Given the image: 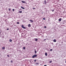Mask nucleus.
Masks as SVG:
<instances>
[{"label":"nucleus","instance_id":"1","mask_svg":"<svg viewBox=\"0 0 66 66\" xmlns=\"http://www.w3.org/2000/svg\"><path fill=\"white\" fill-rule=\"evenodd\" d=\"M37 55H34L32 56V58H34V57H37Z\"/></svg>","mask_w":66,"mask_h":66},{"label":"nucleus","instance_id":"2","mask_svg":"<svg viewBox=\"0 0 66 66\" xmlns=\"http://www.w3.org/2000/svg\"><path fill=\"white\" fill-rule=\"evenodd\" d=\"M23 28V29H26V27H24L23 25H22L21 26Z\"/></svg>","mask_w":66,"mask_h":66},{"label":"nucleus","instance_id":"3","mask_svg":"<svg viewBox=\"0 0 66 66\" xmlns=\"http://www.w3.org/2000/svg\"><path fill=\"white\" fill-rule=\"evenodd\" d=\"M44 2L45 4H47V2H46V0H45L44 1Z\"/></svg>","mask_w":66,"mask_h":66},{"label":"nucleus","instance_id":"4","mask_svg":"<svg viewBox=\"0 0 66 66\" xmlns=\"http://www.w3.org/2000/svg\"><path fill=\"white\" fill-rule=\"evenodd\" d=\"M21 2L22 3H26V2L24 1H22Z\"/></svg>","mask_w":66,"mask_h":66},{"label":"nucleus","instance_id":"5","mask_svg":"<svg viewBox=\"0 0 66 66\" xmlns=\"http://www.w3.org/2000/svg\"><path fill=\"white\" fill-rule=\"evenodd\" d=\"M5 49V47H2V49L3 50H4V49Z\"/></svg>","mask_w":66,"mask_h":66},{"label":"nucleus","instance_id":"6","mask_svg":"<svg viewBox=\"0 0 66 66\" xmlns=\"http://www.w3.org/2000/svg\"><path fill=\"white\" fill-rule=\"evenodd\" d=\"M21 9H23V10H24L25 9L24 8V7H22V6H21Z\"/></svg>","mask_w":66,"mask_h":66},{"label":"nucleus","instance_id":"7","mask_svg":"<svg viewBox=\"0 0 66 66\" xmlns=\"http://www.w3.org/2000/svg\"><path fill=\"white\" fill-rule=\"evenodd\" d=\"M29 21H31V22H33V20H29Z\"/></svg>","mask_w":66,"mask_h":66},{"label":"nucleus","instance_id":"8","mask_svg":"<svg viewBox=\"0 0 66 66\" xmlns=\"http://www.w3.org/2000/svg\"><path fill=\"white\" fill-rule=\"evenodd\" d=\"M59 21H61V20H62V19L60 18V19H59Z\"/></svg>","mask_w":66,"mask_h":66},{"label":"nucleus","instance_id":"9","mask_svg":"<svg viewBox=\"0 0 66 66\" xmlns=\"http://www.w3.org/2000/svg\"><path fill=\"white\" fill-rule=\"evenodd\" d=\"M53 42H56V40H55V39H54L53 40Z\"/></svg>","mask_w":66,"mask_h":66},{"label":"nucleus","instance_id":"10","mask_svg":"<svg viewBox=\"0 0 66 66\" xmlns=\"http://www.w3.org/2000/svg\"><path fill=\"white\" fill-rule=\"evenodd\" d=\"M22 11H19V13H22Z\"/></svg>","mask_w":66,"mask_h":66},{"label":"nucleus","instance_id":"11","mask_svg":"<svg viewBox=\"0 0 66 66\" xmlns=\"http://www.w3.org/2000/svg\"><path fill=\"white\" fill-rule=\"evenodd\" d=\"M45 55L46 56H47V53H45Z\"/></svg>","mask_w":66,"mask_h":66},{"label":"nucleus","instance_id":"12","mask_svg":"<svg viewBox=\"0 0 66 66\" xmlns=\"http://www.w3.org/2000/svg\"><path fill=\"white\" fill-rule=\"evenodd\" d=\"M38 40V39H37V38H36V39H35V41H36V42Z\"/></svg>","mask_w":66,"mask_h":66},{"label":"nucleus","instance_id":"13","mask_svg":"<svg viewBox=\"0 0 66 66\" xmlns=\"http://www.w3.org/2000/svg\"><path fill=\"white\" fill-rule=\"evenodd\" d=\"M9 41L10 42H12V39H10L9 40Z\"/></svg>","mask_w":66,"mask_h":66},{"label":"nucleus","instance_id":"14","mask_svg":"<svg viewBox=\"0 0 66 66\" xmlns=\"http://www.w3.org/2000/svg\"><path fill=\"white\" fill-rule=\"evenodd\" d=\"M30 26H31V24H29L28 25V27H30Z\"/></svg>","mask_w":66,"mask_h":66},{"label":"nucleus","instance_id":"15","mask_svg":"<svg viewBox=\"0 0 66 66\" xmlns=\"http://www.w3.org/2000/svg\"><path fill=\"white\" fill-rule=\"evenodd\" d=\"M14 11H15V10H14V9H12V11L13 12H14Z\"/></svg>","mask_w":66,"mask_h":66},{"label":"nucleus","instance_id":"16","mask_svg":"<svg viewBox=\"0 0 66 66\" xmlns=\"http://www.w3.org/2000/svg\"><path fill=\"white\" fill-rule=\"evenodd\" d=\"M43 19V20H46V19H45V18H44Z\"/></svg>","mask_w":66,"mask_h":66},{"label":"nucleus","instance_id":"17","mask_svg":"<svg viewBox=\"0 0 66 66\" xmlns=\"http://www.w3.org/2000/svg\"><path fill=\"white\" fill-rule=\"evenodd\" d=\"M37 53V51H35V53Z\"/></svg>","mask_w":66,"mask_h":66},{"label":"nucleus","instance_id":"18","mask_svg":"<svg viewBox=\"0 0 66 66\" xmlns=\"http://www.w3.org/2000/svg\"><path fill=\"white\" fill-rule=\"evenodd\" d=\"M26 49V47H23V49Z\"/></svg>","mask_w":66,"mask_h":66},{"label":"nucleus","instance_id":"19","mask_svg":"<svg viewBox=\"0 0 66 66\" xmlns=\"http://www.w3.org/2000/svg\"><path fill=\"white\" fill-rule=\"evenodd\" d=\"M11 8H9V11H10V10H11Z\"/></svg>","mask_w":66,"mask_h":66},{"label":"nucleus","instance_id":"20","mask_svg":"<svg viewBox=\"0 0 66 66\" xmlns=\"http://www.w3.org/2000/svg\"><path fill=\"white\" fill-rule=\"evenodd\" d=\"M52 61H50V63H51V62H52Z\"/></svg>","mask_w":66,"mask_h":66},{"label":"nucleus","instance_id":"21","mask_svg":"<svg viewBox=\"0 0 66 66\" xmlns=\"http://www.w3.org/2000/svg\"><path fill=\"white\" fill-rule=\"evenodd\" d=\"M17 24H19V22H17Z\"/></svg>","mask_w":66,"mask_h":66},{"label":"nucleus","instance_id":"22","mask_svg":"<svg viewBox=\"0 0 66 66\" xmlns=\"http://www.w3.org/2000/svg\"><path fill=\"white\" fill-rule=\"evenodd\" d=\"M7 56H8V57H10V56H9V55H7Z\"/></svg>","mask_w":66,"mask_h":66},{"label":"nucleus","instance_id":"23","mask_svg":"<svg viewBox=\"0 0 66 66\" xmlns=\"http://www.w3.org/2000/svg\"><path fill=\"white\" fill-rule=\"evenodd\" d=\"M50 51H52V49H51L50 50Z\"/></svg>","mask_w":66,"mask_h":66},{"label":"nucleus","instance_id":"24","mask_svg":"<svg viewBox=\"0 0 66 66\" xmlns=\"http://www.w3.org/2000/svg\"><path fill=\"white\" fill-rule=\"evenodd\" d=\"M36 64L37 65H38V64H39V63H36Z\"/></svg>","mask_w":66,"mask_h":66},{"label":"nucleus","instance_id":"25","mask_svg":"<svg viewBox=\"0 0 66 66\" xmlns=\"http://www.w3.org/2000/svg\"><path fill=\"white\" fill-rule=\"evenodd\" d=\"M36 60L35 59V60H34V62H36Z\"/></svg>","mask_w":66,"mask_h":66},{"label":"nucleus","instance_id":"26","mask_svg":"<svg viewBox=\"0 0 66 66\" xmlns=\"http://www.w3.org/2000/svg\"><path fill=\"white\" fill-rule=\"evenodd\" d=\"M47 28V27L46 26H44V28Z\"/></svg>","mask_w":66,"mask_h":66},{"label":"nucleus","instance_id":"27","mask_svg":"<svg viewBox=\"0 0 66 66\" xmlns=\"http://www.w3.org/2000/svg\"><path fill=\"white\" fill-rule=\"evenodd\" d=\"M9 30V28H7V30Z\"/></svg>","mask_w":66,"mask_h":66},{"label":"nucleus","instance_id":"28","mask_svg":"<svg viewBox=\"0 0 66 66\" xmlns=\"http://www.w3.org/2000/svg\"><path fill=\"white\" fill-rule=\"evenodd\" d=\"M35 8H33V10H35Z\"/></svg>","mask_w":66,"mask_h":66},{"label":"nucleus","instance_id":"29","mask_svg":"<svg viewBox=\"0 0 66 66\" xmlns=\"http://www.w3.org/2000/svg\"><path fill=\"white\" fill-rule=\"evenodd\" d=\"M52 12H54V10H52Z\"/></svg>","mask_w":66,"mask_h":66},{"label":"nucleus","instance_id":"30","mask_svg":"<svg viewBox=\"0 0 66 66\" xmlns=\"http://www.w3.org/2000/svg\"><path fill=\"white\" fill-rule=\"evenodd\" d=\"M11 63H12V62H13V61H11Z\"/></svg>","mask_w":66,"mask_h":66},{"label":"nucleus","instance_id":"31","mask_svg":"<svg viewBox=\"0 0 66 66\" xmlns=\"http://www.w3.org/2000/svg\"><path fill=\"white\" fill-rule=\"evenodd\" d=\"M46 40V39H44V41Z\"/></svg>","mask_w":66,"mask_h":66},{"label":"nucleus","instance_id":"32","mask_svg":"<svg viewBox=\"0 0 66 66\" xmlns=\"http://www.w3.org/2000/svg\"><path fill=\"white\" fill-rule=\"evenodd\" d=\"M44 66H47V65H44Z\"/></svg>","mask_w":66,"mask_h":66},{"label":"nucleus","instance_id":"33","mask_svg":"<svg viewBox=\"0 0 66 66\" xmlns=\"http://www.w3.org/2000/svg\"><path fill=\"white\" fill-rule=\"evenodd\" d=\"M1 32H0V34H1Z\"/></svg>","mask_w":66,"mask_h":66},{"label":"nucleus","instance_id":"34","mask_svg":"<svg viewBox=\"0 0 66 66\" xmlns=\"http://www.w3.org/2000/svg\"><path fill=\"white\" fill-rule=\"evenodd\" d=\"M63 42H62V44H63Z\"/></svg>","mask_w":66,"mask_h":66},{"label":"nucleus","instance_id":"35","mask_svg":"<svg viewBox=\"0 0 66 66\" xmlns=\"http://www.w3.org/2000/svg\"><path fill=\"white\" fill-rule=\"evenodd\" d=\"M39 39H40V38H39Z\"/></svg>","mask_w":66,"mask_h":66},{"label":"nucleus","instance_id":"36","mask_svg":"<svg viewBox=\"0 0 66 66\" xmlns=\"http://www.w3.org/2000/svg\"><path fill=\"white\" fill-rule=\"evenodd\" d=\"M1 0H0V1H1Z\"/></svg>","mask_w":66,"mask_h":66}]
</instances>
